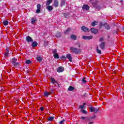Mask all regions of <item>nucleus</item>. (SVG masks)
<instances>
[{"mask_svg":"<svg viewBox=\"0 0 124 124\" xmlns=\"http://www.w3.org/2000/svg\"><path fill=\"white\" fill-rule=\"evenodd\" d=\"M70 50L73 52V53H75V54H80L81 52V49H78L73 47H71Z\"/></svg>","mask_w":124,"mask_h":124,"instance_id":"1","label":"nucleus"},{"mask_svg":"<svg viewBox=\"0 0 124 124\" xmlns=\"http://www.w3.org/2000/svg\"><path fill=\"white\" fill-rule=\"evenodd\" d=\"M93 38V36H83L82 39L84 40H90Z\"/></svg>","mask_w":124,"mask_h":124,"instance_id":"2","label":"nucleus"},{"mask_svg":"<svg viewBox=\"0 0 124 124\" xmlns=\"http://www.w3.org/2000/svg\"><path fill=\"white\" fill-rule=\"evenodd\" d=\"M90 112H94V113H97L98 112V109L95 108L93 107L90 108Z\"/></svg>","mask_w":124,"mask_h":124,"instance_id":"3","label":"nucleus"},{"mask_svg":"<svg viewBox=\"0 0 124 124\" xmlns=\"http://www.w3.org/2000/svg\"><path fill=\"white\" fill-rule=\"evenodd\" d=\"M81 30L83 31H85V32H88V31H90V29H89L88 28L85 27V26H82L81 27Z\"/></svg>","mask_w":124,"mask_h":124,"instance_id":"4","label":"nucleus"},{"mask_svg":"<svg viewBox=\"0 0 124 124\" xmlns=\"http://www.w3.org/2000/svg\"><path fill=\"white\" fill-rule=\"evenodd\" d=\"M40 8H41V5L40 4H38L37 5V10H36V13H39L40 12Z\"/></svg>","mask_w":124,"mask_h":124,"instance_id":"5","label":"nucleus"},{"mask_svg":"<svg viewBox=\"0 0 124 124\" xmlns=\"http://www.w3.org/2000/svg\"><path fill=\"white\" fill-rule=\"evenodd\" d=\"M26 40L28 41V42H32V41H33L32 38L30 36H27L26 37Z\"/></svg>","mask_w":124,"mask_h":124,"instance_id":"6","label":"nucleus"},{"mask_svg":"<svg viewBox=\"0 0 124 124\" xmlns=\"http://www.w3.org/2000/svg\"><path fill=\"white\" fill-rule=\"evenodd\" d=\"M91 31L92 32V33H97L98 30H97L96 29L92 28L91 29Z\"/></svg>","mask_w":124,"mask_h":124,"instance_id":"7","label":"nucleus"},{"mask_svg":"<svg viewBox=\"0 0 124 124\" xmlns=\"http://www.w3.org/2000/svg\"><path fill=\"white\" fill-rule=\"evenodd\" d=\"M64 70L63 67H59L57 69V72H62Z\"/></svg>","mask_w":124,"mask_h":124,"instance_id":"8","label":"nucleus"},{"mask_svg":"<svg viewBox=\"0 0 124 124\" xmlns=\"http://www.w3.org/2000/svg\"><path fill=\"white\" fill-rule=\"evenodd\" d=\"M82 9L89 10V9H90V6L88 5H83L82 6Z\"/></svg>","mask_w":124,"mask_h":124,"instance_id":"9","label":"nucleus"},{"mask_svg":"<svg viewBox=\"0 0 124 124\" xmlns=\"http://www.w3.org/2000/svg\"><path fill=\"white\" fill-rule=\"evenodd\" d=\"M90 1L92 3V4L93 6H94L95 7L96 6L97 2L95 1V0H90Z\"/></svg>","mask_w":124,"mask_h":124,"instance_id":"10","label":"nucleus"},{"mask_svg":"<svg viewBox=\"0 0 124 124\" xmlns=\"http://www.w3.org/2000/svg\"><path fill=\"white\" fill-rule=\"evenodd\" d=\"M35 22H36V18L35 17H32L31 19V24L34 25V24H35Z\"/></svg>","mask_w":124,"mask_h":124,"instance_id":"11","label":"nucleus"},{"mask_svg":"<svg viewBox=\"0 0 124 124\" xmlns=\"http://www.w3.org/2000/svg\"><path fill=\"white\" fill-rule=\"evenodd\" d=\"M81 120H83L85 122H89L90 121L89 117H81Z\"/></svg>","mask_w":124,"mask_h":124,"instance_id":"12","label":"nucleus"},{"mask_svg":"<svg viewBox=\"0 0 124 124\" xmlns=\"http://www.w3.org/2000/svg\"><path fill=\"white\" fill-rule=\"evenodd\" d=\"M44 94L45 96H46V97H47V96H49V95L51 94V92H48L47 91H46L44 92Z\"/></svg>","mask_w":124,"mask_h":124,"instance_id":"13","label":"nucleus"},{"mask_svg":"<svg viewBox=\"0 0 124 124\" xmlns=\"http://www.w3.org/2000/svg\"><path fill=\"white\" fill-rule=\"evenodd\" d=\"M66 58L69 59V61H70L71 62H72V58L71 57V55L70 54H68L66 55Z\"/></svg>","mask_w":124,"mask_h":124,"instance_id":"14","label":"nucleus"},{"mask_svg":"<svg viewBox=\"0 0 124 124\" xmlns=\"http://www.w3.org/2000/svg\"><path fill=\"white\" fill-rule=\"evenodd\" d=\"M53 2V0H47L46 3V6H49L51 3Z\"/></svg>","mask_w":124,"mask_h":124,"instance_id":"15","label":"nucleus"},{"mask_svg":"<svg viewBox=\"0 0 124 124\" xmlns=\"http://www.w3.org/2000/svg\"><path fill=\"white\" fill-rule=\"evenodd\" d=\"M54 6L55 7H58L59 6V1L58 0H54Z\"/></svg>","mask_w":124,"mask_h":124,"instance_id":"16","label":"nucleus"},{"mask_svg":"<svg viewBox=\"0 0 124 124\" xmlns=\"http://www.w3.org/2000/svg\"><path fill=\"white\" fill-rule=\"evenodd\" d=\"M46 8L48 11H52L53 10V7L52 6L48 5Z\"/></svg>","mask_w":124,"mask_h":124,"instance_id":"17","label":"nucleus"},{"mask_svg":"<svg viewBox=\"0 0 124 124\" xmlns=\"http://www.w3.org/2000/svg\"><path fill=\"white\" fill-rule=\"evenodd\" d=\"M86 104V103H83V105H80L79 107V108H80V109H81V110L84 109V108H85V107H86V106H85Z\"/></svg>","mask_w":124,"mask_h":124,"instance_id":"18","label":"nucleus"},{"mask_svg":"<svg viewBox=\"0 0 124 124\" xmlns=\"http://www.w3.org/2000/svg\"><path fill=\"white\" fill-rule=\"evenodd\" d=\"M32 47H36L37 46V43L36 42H33L32 43Z\"/></svg>","mask_w":124,"mask_h":124,"instance_id":"19","label":"nucleus"},{"mask_svg":"<svg viewBox=\"0 0 124 124\" xmlns=\"http://www.w3.org/2000/svg\"><path fill=\"white\" fill-rule=\"evenodd\" d=\"M105 44L104 43H102L101 45H100V47L101 49H102L103 50L104 49V46H105Z\"/></svg>","mask_w":124,"mask_h":124,"instance_id":"20","label":"nucleus"},{"mask_svg":"<svg viewBox=\"0 0 124 124\" xmlns=\"http://www.w3.org/2000/svg\"><path fill=\"white\" fill-rule=\"evenodd\" d=\"M37 62H42V57L39 56L37 57Z\"/></svg>","mask_w":124,"mask_h":124,"instance_id":"21","label":"nucleus"},{"mask_svg":"<svg viewBox=\"0 0 124 124\" xmlns=\"http://www.w3.org/2000/svg\"><path fill=\"white\" fill-rule=\"evenodd\" d=\"M71 39H74V40H76V38H77V37H76V36L75 35H71Z\"/></svg>","mask_w":124,"mask_h":124,"instance_id":"22","label":"nucleus"},{"mask_svg":"<svg viewBox=\"0 0 124 124\" xmlns=\"http://www.w3.org/2000/svg\"><path fill=\"white\" fill-rule=\"evenodd\" d=\"M54 57L55 59H59V58H60V56H59V54H58V53H55L54 54Z\"/></svg>","mask_w":124,"mask_h":124,"instance_id":"23","label":"nucleus"},{"mask_svg":"<svg viewBox=\"0 0 124 124\" xmlns=\"http://www.w3.org/2000/svg\"><path fill=\"white\" fill-rule=\"evenodd\" d=\"M97 25V22L96 21H94L93 22H92L91 23V25L93 26V27H94V26Z\"/></svg>","mask_w":124,"mask_h":124,"instance_id":"24","label":"nucleus"},{"mask_svg":"<svg viewBox=\"0 0 124 124\" xmlns=\"http://www.w3.org/2000/svg\"><path fill=\"white\" fill-rule=\"evenodd\" d=\"M104 26L107 30L110 29V26L108 25L107 24H105Z\"/></svg>","mask_w":124,"mask_h":124,"instance_id":"25","label":"nucleus"},{"mask_svg":"<svg viewBox=\"0 0 124 124\" xmlns=\"http://www.w3.org/2000/svg\"><path fill=\"white\" fill-rule=\"evenodd\" d=\"M51 82H52V83H53V84H55V83H57V81H56V80H55V78H51Z\"/></svg>","mask_w":124,"mask_h":124,"instance_id":"26","label":"nucleus"},{"mask_svg":"<svg viewBox=\"0 0 124 124\" xmlns=\"http://www.w3.org/2000/svg\"><path fill=\"white\" fill-rule=\"evenodd\" d=\"M71 29L70 28H68L64 32V33H68Z\"/></svg>","mask_w":124,"mask_h":124,"instance_id":"27","label":"nucleus"},{"mask_svg":"<svg viewBox=\"0 0 124 124\" xmlns=\"http://www.w3.org/2000/svg\"><path fill=\"white\" fill-rule=\"evenodd\" d=\"M56 37H61L62 36V33L58 32L56 34Z\"/></svg>","mask_w":124,"mask_h":124,"instance_id":"28","label":"nucleus"},{"mask_svg":"<svg viewBox=\"0 0 124 124\" xmlns=\"http://www.w3.org/2000/svg\"><path fill=\"white\" fill-rule=\"evenodd\" d=\"M68 90L70 92H72V91H73V90H74V88H73L72 86H70Z\"/></svg>","mask_w":124,"mask_h":124,"instance_id":"29","label":"nucleus"},{"mask_svg":"<svg viewBox=\"0 0 124 124\" xmlns=\"http://www.w3.org/2000/svg\"><path fill=\"white\" fill-rule=\"evenodd\" d=\"M26 63H27V64H30V63H31V61L30 60H27L26 61Z\"/></svg>","mask_w":124,"mask_h":124,"instance_id":"30","label":"nucleus"},{"mask_svg":"<svg viewBox=\"0 0 124 124\" xmlns=\"http://www.w3.org/2000/svg\"><path fill=\"white\" fill-rule=\"evenodd\" d=\"M3 24L4 25V26H7V25H8V21L6 20V21H4L3 22Z\"/></svg>","mask_w":124,"mask_h":124,"instance_id":"31","label":"nucleus"},{"mask_svg":"<svg viewBox=\"0 0 124 124\" xmlns=\"http://www.w3.org/2000/svg\"><path fill=\"white\" fill-rule=\"evenodd\" d=\"M54 120V117H49L48 118V121L49 122H52V121H53Z\"/></svg>","mask_w":124,"mask_h":124,"instance_id":"32","label":"nucleus"},{"mask_svg":"<svg viewBox=\"0 0 124 124\" xmlns=\"http://www.w3.org/2000/svg\"><path fill=\"white\" fill-rule=\"evenodd\" d=\"M65 4V1L64 0H62L61 1V5H64Z\"/></svg>","mask_w":124,"mask_h":124,"instance_id":"33","label":"nucleus"},{"mask_svg":"<svg viewBox=\"0 0 124 124\" xmlns=\"http://www.w3.org/2000/svg\"><path fill=\"white\" fill-rule=\"evenodd\" d=\"M9 51H8V49H6V52L5 53V57H7V56H8V53H9Z\"/></svg>","mask_w":124,"mask_h":124,"instance_id":"34","label":"nucleus"},{"mask_svg":"<svg viewBox=\"0 0 124 124\" xmlns=\"http://www.w3.org/2000/svg\"><path fill=\"white\" fill-rule=\"evenodd\" d=\"M97 53H98V54H101V50L98 49V47H97Z\"/></svg>","mask_w":124,"mask_h":124,"instance_id":"35","label":"nucleus"},{"mask_svg":"<svg viewBox=\"0 0 124 124\" xmlns=\"http://www.w3.org/2000/svg\"><path fill=\"white\" fill-rule=\"evenodd\" d=\"M16 61H17V60H16V59L15 58H14L12 59V62H13V63H15V62H16Z\"/></svg>","mask_w":124,"mask_h":124,"instance_id":"36","label":"nucleus"},{"mask_svg":"<svg viewBox=\"0 0 124 124\" xmlns=\"http://www.w3.org/2000/svg\"><path fill=\"white\" fill-rule=\"evenodd\" d=\"M81 112L83 113V114H87V113H88L87 112V111L85 110L84 109H81Z\"/></svg>","mask_w":124,"mask_h":124,"instance_id":"37","label":"nucleus"},{"mask_svg":"<svg viewBox=\"0 0 124 124\" xmlns=\"http://www.w3.org/2000/svg\"><path fill=\"white\" fill-rule=\"evenodd\" d=\"M64 119H63L62 121L60 122L59 124H63V123H64Z\"/></svg>","mask_w":124,"mask_h":124,"instance_id":"38","label":"nucleus"},{"mask_svg":"<svg viewBox=\"0 0 124 124\" xmlns=\"http://www.w3.org/2000/svg\"><path fill=\"white\" fill-rule=\"evenodd\" d=\"M82 82H83V83H86V82H87L86 81V78H83L82 79Z\"/></svg>","mask_w":124,"mask_h":124,"instance_id":"39","label":"nucleus"},{"mask_svg":"<svg viewBox=\"0 0 124 124\" xmlns=\"http://www.w3.org/2000/svg\"><path fill=\"white\" fill-rule=\"evenodd\" d=\"M54 55V54H57V49H54L53 52Z\"/></svg>","mask_w":124,"mask_h":124,"instance_id":"40","label":"nucleus"},{"mask_svg":"<svg viewBox=\"0 0 124 124\" xmlns=\"http://www.w3.org/2000/svg\"><path fill=\"white\" fill-rule=\"evenodd\" d=\"M104 40V38H103V37L99 39V41H103V40Z\"/></svg>","mask_w":124,"mask_h":124,"instance_id":"41","label":"nucleus"},{"mask_svg":"<svg viewBox=\"0 0 124 124\" xmlns=\"http://www.w3.org/2000/svg\"><path fill=\"white\" fill-rule=\"evenodd\" d=\"M40 110H41V111H43V110H44V108H43V107H41V108H40Z\"/></svg>","mask_w":124,"mask_h":124,"instance_id":"42","label":"nucleus"},{"mask_svg":"<svg viewBox=\"0 0 124 124\" xmlns=\"http://www.w3.org/2000/svg\"><path fill=\"white\" fill-rule=\"evenodd\" d=\"M103 24H102V23H100V25H99V26L100 27H102V25H103Z\"/></svg>","mask_w":124,"mask_h":124,"instance_id":"43","label":"nucleus"},{"mask_svg":"<svg viewBox=\"0 0 124 124\" xmlns=\"http://www.w3.org/2000/svg\"><path fill=\"white\" fill-rule=\"evenodd\" d=\"M93 124V122H89L88 124Z\"/></svg>","mask_w":124,"mask_h":124,"instance_id":"44","label":"nucleus"},{"mask_svg":"<svg viewBox=\"0 0 124 124\" xmlns=\"http://www.w3.org/2000/svg\"><path fill=\"white\" fill-rule=\"evenodd\" d=\"M62 59H65V56H62Z\"/></svg>","mask_w":124,"mask_h":124,"instance_id":"45","label":"nucleus"},{"mask_svg":"<svg viewBox=\"0 0 124 124\" xmlns=\"http://www.w3.org/2000/svg\"><path fill=\"white\" fill-rule=\"evenodd\" d=\"M78 47H80V44L78 43Z\"/></svg>","mask_w":124,"mask_h":124,"instance_id":"46","label":"nucleus"}]
</instances>
